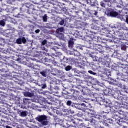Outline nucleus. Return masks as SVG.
Segmentation results:
<instances>
[{"label":"nucleus","mask_w":128,"mask_h":128,"mask_svg":"<svg viewBox=\"0 0 128 128\" xmlns=\"http://www.w3.org/2000/svg\"><path fill=\"white\" fill-rule=\"evenodd\" d=\"M118 38L119 40H126V34L123 32Z\"/></svg>","instance_id":"72a5a7b5"},{"label":"nucleus","mask_w":128,"mask_h":128,"mask_svg":"<svg viewBox=\"0 0 128 128\" xmlns=\"http://www.w3.org/2000/svg\"><path fill=\"white\" fill-rule=\"evenodd\" d=\"M74 62H76L74 58L72 57L68 58L67 60V64H74Z\"/></svg>","instance_id":"4be33fe9"},{"label":"nucleus","mask_w":128,"mask_h":128,"mask_svg":"<svg viewBox=\"0 0 128 128\" xmlns=\"http://www.w3.org/2000/svg\"><path fill=\"white\" fill-rule=\"evenodd\" d=\"M74 42L72 40H69L68 42V48H72L74 47Z\"/></svg>","instance_id":"c756f323"},{"label":"nucleus","mask_w":128,"mask_h":128,"mask_svg":"<svg viewBox=\"0 0 128 128\" xmlns=\"http://www.w3.org/2000/svg\"><path fill=\"white\" fill-rule=\"evenodd\" d=\"M96 116V112L93 110L91 112H88V114H85V118H88V116L94 118Z\"/></svg>","instance_id":"a211bd4d"},{"label":"nucleus","mask_w":128,"mask_h":128,"mask_svg":"<svg viewBox=\"0 0 128 128\" xmlns=\"http://www.w3.org/2000/svg\"><path fill=\"white\" fill-rule=\"evenodd\" d=\"M16 111V114H18L20 116L26 118L28 116V112L26 110L24 111L20 109H14Z\"/></svg>","instance_id":"1a4fd4ad"},{"label":"nucleus","mask_w":128,"mask_h":128,"mask_svg":"<svg viewBox=\"0 0 128 128\" xmlns=\"http://www.w3.org/2000/svg\"><path fill=\"white\" fill-rule=\"evenodd\" d=\"M128 65L126 64H122L120 66L118 67V68H127Z\"/></svg>","instance_id":"79ce46f5"},{"label":"nucleus","mask_w":128,"mask_h":128,"mask_svg":"<svg viewBox=\"0 0 128 128\" xmlns=\"http://www.w3.org/2000/svg\"><path fill=\"white\" fill-rule=\"evenodd\" d=\"M106 52H104L103 50H101V52H97V56L99 60H100L102 62H104V64H106L108 62V57L104 54Z\"/></svg>","instance_id":"423d86ee"},{"label":"nucleus","mask_w":128,"mask_h":128,"mask_svg":"<svg viewBox=\"0 0 128 128\" xmlns=\"http://www.w3.org/2000/svg\"><path fill=\"white\" fill-rule=\"evenodd\" d=\"M94 46L95 50H96L98 52H100L102 50V47L100 44H94Z\"/></svg>","instance_id":"5701e85b"},{"label":"nucleus","mask_w":128,"mask_h":128,"mask_svg":"<svg viewBox=\"0 0 128 128\" xmlns=\"http://www.w3.org/2000/svg\"><path fill=\"white\" fill-rule=\"evenodd\" d=\"M24 96L32 98V96H34V92L32 91V89H28V92H24Z\"/></svg>","instance_id":"f3484780"},{"label":"nucleus","mask_w":128,"mask_h":128,"mask_svg":"<svg viewBox=\"0 0 128 128\" xmlns=\"http://www.w3.org/2000/svg\"><path fill=\"white\" fill-rule=\"evenodd\" d=\"M107 14L108 16H111V18H119L122 20V16L120 14H118L117 12L114 10V9L112 8H108L107 9Z\"/></svg>","instance_id":"39448f33"},{"label":"nucleus","mask_w":128,"mask_h":128,"mask_svg":"<svg viewBox=\"0 0 128 128\" xmlns=\"http://www.w3.org/2000/svg\"><path fill=\"white\" fill-rule=\"evenodd\" d=\"M116 72V74L119 78H122L126 74H128V68H118V70Z\"/></svg>","instance_id":"0eeeda50"},{"label":"nucleus","mask_w":128,"mask_h":128,"mask_svg":"<svg viewBox=\"0 0 128 128\" xmlns=\"http://www.w3.org/2000/svg\"><path fill=\"white\" fill-rule=\"evenodd\" d=\"M78 68H84V64L82 62H79L78 64Z\"/></svg>","instance_id":"37998d69"},{"label":"nucleus","mask_w":128,"mask_h":128,"mask_svg":"<svg viewBox=\"0 0 128 128\" xmlns=\"http://www.w3.org/2000/svg\"><path fill=\"white\" fill-rule=\"evenodd\" d=\"M75 92H76V96H80V92H82L83 90H84V88L82 87V86H81V85L80 86H78L76 87L75 88Z\"/></svg>","instance_id":"ddd939ff"},{"label":"nucleus","mask_w":128,"mask_h":128,"mask_svg":"<svg viewBox=\"0 0 128 128\" xmlns=\"http://www.w3.org/2000/svg\"><path fill=\"white\" fill-rule=\"evenodd\" d=\"M3 118H4L10 120L11 122H12V120H14V118H16V114H14V112H12L9 113V114H8V116H3Z\"/></svg>","instance_id":"9d476101"},{"label":"nucleus","mask_w":128,"mask_h":128,"mask_svg":"<svg viewBox=\"0 0 128 128\" xmlns=\"http://www.w3.org/2000/svg\"><path fill=\"white\" fill-rule=\"evenodd\" d=\"M94 118H96L97 120H102V116L96 114Z\"/></svg>","instance_id":"a19ab883"},{"label":"nucleus","mask_w":128,"mask_h":128,"mask_svg":"<svg viewBox=\"0 0 128 128\" xmlns=\"http://www.w3.org/2000/svg\"><path fill=\"white\" fill-rule=\"evenodd\" d=\"M58 20H60V22L58 23V24H60V26H64V19H62V18L58 17Z\"/></svg>","instance_id":"2f4dec72"},{"label":"nucleus","mask_w":128,"mask_h":128,"mask_svg":"<svg viewBox=\"0 0 128 128\" xmlns=\"http://www.w3.org/2000/svg\"><path fill=\"white\" fill-rule=\"evenodd\" d=\"M52 64H54V66H60V63L58 62L54 61L52 62Z\"/></svg>","instance_id":"13d9d810"},{"label":"nucleus","mask_w":128,"mask_h":128,"mask_svg":"<svg viewBox=\"0 0 128 128\" xmlns=\"http://www.w3.org/2000/svg\"><path fill=\"white\" fill-rule=\"evenodd\" d=\"M68 94H70V96H76V98L78 96V95H76L75 89H70Z\"/></svg>","instance_id":"aec40b11"},{"label":"nucleus","mask_w":128,"mask_h":128,"mask_svg":"<svg viewBox=\"0 0 128 128\" xmlns=\"http://www.w3.org/2000/svg\"><path fill=\"white\" fill-rule=\"evenodd\" d=\"M120 112H118L114 110V112H112V118L113 120H115V122H116L120 126H122V124H124L126 122L124 121H122V120L120 119V116H118Z\"/></svg>","instance_id":"7ed1b4c3"},{"label":"nucleus","mask_w":128,"mask_h":128,"mask_svg":"<svg viewBox=\"0 0 128 128\" xmlns=\"http://www.w3.org/2000/svg\"><path fill=\"white\" fill-rule=\"evenodd\" d=\"M85 40L86 42H92V36H86L85 38Z\"/></svg>","instance_id":"c9c22d12"},{"label":"nucleus","mask_w":128,"mask_h":128,"mask_svg":"<svg viewBox=\"0 0 128 128\" xmlns=\"http://www.w3.org/2000/svg\"><path fill=\"white\" fill-rule=\"evenodd\" d=\"M16 44H26V38L24 37L16 39Z\"/></svg>","instance_id":"2eb2a0df"},{"label":"nucleus","mask_w":128,"mask_h":128,"mask_svg":"<svg viewBox=\"0 0 128 128\" xmlns=\"http://www.w3.org/2000/svg\"><path fill=\"white\" fill-rule=\"evenodd\" d=\"M94 90H93V96H96L98 94H100V89L96 86H93Z\"/></svg>","instance_id":"6ab92c4d"},{"label":"nucleus","mask_w":128,"mask_h":128,"mask_svg":"<svg viewBox=\"0 0 128 128\" xmlns=\"http://www.w3.org/2000/svg\"><path fill=\"white\" fill-rule=\"evenodd\" d=\"M68 58L66 57V56H64L63 58H62V62H66V64L68 63Z\"/></svg>","instance_id":"3c124183"},{"label":"nucleus","mask_w":128,"mask_h":128,"mask_svg":"<svg viewBox=\"0 0 128 128\" xmlns=\"http://www.w3.org/2000/svg\"><path fill=\"white\" fill-rule=\"evenodd\" d=\"M82 92L86 96H90L92 94V92L88 88H84Z\"/></svg>","instance_id":"412c9836"},{"label":"nucleus","mask_w":128,"mask_h":128,"mask_svg":"<svg viewBox=\"0 0 128 128\" xmlns=\"http://www.w3.org/2000/svg\"><path fill=\"white\" fill-rule=\"evenodd\" d=\"M66 104L68 106H72V104H74V103L70 100H68Z\"/></svg>","instance_id":"a18cd8bd"},{"label":"nucleus","mask_w":128,"mask_h":128,"mask_svg":"<svg viewBox=\"0 0 128 128\" xmlns=\"http://www.w3.org/2000/svg\"><path fill=\"white\" fill-rule=\"evenodd\" d=\"M76 83H77L78 86H80V84H82V81L80 78H76Z\"/></svg>","instance_id":"de8ad7c7"},{"label":"nucleus","mask_w":128,"mask_h":128,"mask_svg":"<svg viewBox=\"0 0 128 128\" xmlns=\"http://www.w3.org/2000/svg\"><path fill=\"white\" fill-rule=\"evenodd\" d=\"M124 32H122V30H118L115 31V36H118V38H119L121 34H122Z\"/></svg>","instance_id":"bb28decb"},{"label":"nucleus","mask_w":128,"mask_h":128,"mask_svg":"<svg viewBox=\"0 0 128 128\" xmlns=\"http://www.w3.org/2000/svg\"><path fill=\"white\" fill-rule=\"evenodd\" d=\"M118 92H120L118 84L112 83L105 90L104 94H112L113 96L114 97L116 96L117 95L118 96Z\"/></svg>","instance_id":"f257e3e1"},{"label":"nucleus","mask_w":128,"mask_h":128,"mask_svg":"<svg viewBox=\"0 0 128 128\" xmlns=\"http://www.w3.org/2000/svg\"><path fill=\"white\" fill-rule=\"evenodd\" d=\"M48 69H45L42 71L40 72V74H41L42 76L46 78V75L48 74Z\"/></svg>","instance_id":"a878e982"},{"label":"nucleus","mask_w":128,"mask_h":128,"mask_svg":"<svg viewBox=\"0 0 128 128\" xmlns=\"http://www.w3.org/2000/svg\"><path fill=\"white\" fill-rule=\"evenodd\" d=\"M48 42V41L46 40H44L42 41V46H45V44H46V43Z\"/></svg>","instance_id":"6e6d98bb"},{"label":"nucleus","mask_w":128,"mask_h":128,"mask_svg":"<svg viewBox=\"0 0 128 128\" xmlns=\"http://www.w3.org/2000/svg\"><path fill=\"white\" fill-rule=\"evenodd\" d=\"M72 106L73 108H78V110L79 106H80V104L73 103V104L72 105Z\"/></svg>","instance_id":"ea45409f"},{"label":"nucleus","mask_w":128,"mask_h":128,"mask_svg":"<svg viewBox=\"0 0 128 128\" xmlns=\"http://www.w3.org/2000/svg\"><path fill=\"white\" fill-rule=\"evenodd\" d=\"M123 98L124 100V102H126L128 100V97L126 95H123Z\"/></svg>","instance_id":"338daca9"},{"label":"nucleus","mask_w":128,"mask_h":128,"mask_svg":"<svg viewBox=\"0 0 128 128\" xmlns=\"http://www.w3.org/2000/svg\"><path fill=\"white\" fill-rule=\"evenodd\" d=\"M42 20L44 22H48V16L46 14H44V16H42Z\"/></svg>","instance_id":"4c0bfd02"},{"label":"nucleus","mask_w":128,"mask_h":128,"mask_svg":"<svg viewBox=\"0 0 128 128\" xmlns=\"http://www.w3.org/2000/svg\"><path fill=\"white\" fill-rule=\"evenodd\" d=\"M109 2L110 4H116V0H110Z\"/></svg>","instance_id":"69168bd1"},{"label":"nucleus","mask_w":128,"mask_h":128,"mask_svg":"<svg viewBox=\"0 0 128 128\" xmlns=\"http://www.w3.org/2000/svg\"><path fill=\"white\" fill-rule=\"evenodd\" d=\"M109 28H110L114 29V28H116V26H114V24H109Z\"/></svg>","instance_id":"052dcab7"},{"label":"nucleus","mask_w":128,"mask_h":128,"mask_svg":"<svg viewBox=\"0 0 128 128\" xmlns=\"http://www.w3.org/2000/svg\"><path fill=\"white\" fill-rule=\"evenodd\" d=\"M94 98H96V102H98L100 106H104V100L102 98V97L100 96H94Z\"/></svg>","instance_id":"4468645a"},{"label":"nucleus","mask_w":128,"mask_h":128,"mask_svg":"<svg viewBox=\"0 0 128 128\" xmlns=\"http://www.w3.org/2000/svg\"><path fill=\"white\" fill-rule=\"evenodd\" d=\"M4 24H6L4 21L2 20L0 21V26H4Z\"/></svg>","instance_id":"680f3d73"},{"label":"nucleus","mask_w":128,"mask_h":128,"mask_svg":"<svg viewBox=\"0 0 128 128\" xmlns=\"http://www.w3.org/2000/svg\"><path fill=\"white\" fill-rule=\"evenodd\" d=\"M90 0H82V2L86 4H88L90 2H88Z\"/></svg>","instance_id":"bf43d9fd"},{"label":"nucleus","mask_w":128,"mask_h":128,"mask_svg":"<svg viewBox=\"0 0 128 128\" xmlns=\"http://www.w3.org/2000/svg\"><path fill=\"white\" fill-rule=\"evenodd\" d=\"M2 10H8V6L6 5H3L2 7Z\"/></svg>","instance_id":"864d4df0"},{"label":"nucleus","mask_w":128,"mask_h":128,"mask_svg":"<svg viewBox=\"0 0 128 128\" xmlns=\"http://www.w3.org/2000/svg\"><path fill=\"white\" fill-rule=\"evenodd\" d=\"M59 66H60V68H66V64H61L60 66V65Z\"/></svg>","instance_id":"e2e57ef3"},{"label":"nucleus","mask_w":128,"mask_h":128,"mask_svg":"<svg viewBox=\"0 0 128 128\" xmlns=\"http://www.w3.org/2000/svg\"><path fill=\"white\" fill-rule=\"evenodd\" d=\"M80 128H86V124L82 123L80 124Z\"/></svg>","instance_id":"4d7b16f0"},{"label":"nucleus","mask_w":128,"mask_h":128,"mask_svg":"<svg viewBox=\"0 0 128 128\" xmlns=\"http://www.w3.org/2000/svg\"><path fill=\"white\" fill-rule=\"evenodd\" d=\"M46 28H52V24H50V23H46Z\"/></svg>","instance_id":"8fccbe9b"},{"label":"nucleus","mask_w":128,"mask_h":128,"mask_svg":"<svg viewBox=\"0 0 128 128\" xmlns=\"http://www.w3.org/2000/svg\"><path fill=\"white\" fill-rule=\"evenodd\" d=\"M76 119L72 118L70 120H68L66 123L67 126H76Z\"/></svg>","instance_id":"9b49d317"},{"label":"nucleus","mask_w":128,"mask_h":128,"mask_svg":"<svg viewBox=\"0 0 128 128\" xmlns=\"http://www.w3.org/2000/svg\"><path fill=\"white\" fill-rule=\"evenodd\" d=\"M54 120L58 122H60V120H62L60 119V118H58V116H56L54 118Z\"/></svg>","instance_id":"5fc2aeb1"},{"label":"nucleus","mask_w":128,"mask_h":128,"mask_svg":"<svg viewBox=\"0 0 128 128\" xmlns=\"http://www.w3.org/2000/svg\"><path fill=\"white\" fill-rule=\"evenodd\" d=\"M57 30H58V32H64V27L58 28L57 29Z\"/></svg>","instance_id":"603ef678"},{"label":"nucleus","mask_w":128,"mask_h":128,"mask_svg":"<svg viewBox=\"0 0 128 128\" xmlns=\"http://www.w3.org/2000/svg\"><path fill=\"white\" fill-rule=\"evenodd\" d=\"M78 86V84L76 83V82H73V84L72 88H76Z\"/></svg>","instance_id":"0e129e2a"},{"label":"nucleus","mask_w":128,"mask_h":128,"mask_svg":"<svg viewBox=\"0 0 128 128\" xmlns=\"http://www.w3.org/2000/svg\"><path fill=\"white\" fill-rule=\"evenodd\" d=\"M126 22L128 24V15L126 16Z\"/></svg>","instance_id":"774afa93"},{"label":"nucleus","mask_w":128,"mask_h":128,"mask_svg":"<svg viewBox=\"0 0 128 128\" xmlns=\"http://www.w3.org/2000/svg\"><path fill=\"white\" fill-rule=\"evenodd\" d=\"M92 108V104H90L88 106H86L84 103H80L79 104V108L78 110H84L85 108Z\"/></svg>","instance_id":"dca6fc26"},{"label":"nucleus","mask_w":128,"mask_h":128,"mask_svg":"<svg viewBox=\"0 0 128 128\" xmlns=\"http://www.w3.org/2000/svg\"><path fill=\"white\" fill-rule=\"evenodd\" d=\"M122 58L124 60H128V52H125L122 53Z\"/></svg>","instance_id":"393cba45"},{"label":"nucleus","mask_w":128,"mask_h":128,"mask_svg":"<svg viewBox=\"0 0 128 128\" xmlns=\"http://www.w3.org/2000/svg\"><path fill=\"white\" fill-rule=\"evenodd\" d=\"M8 70V65L6 64H2L0 65V72H6Z\"/></svg>","instance_id":"f8f14e48"},{"label":"nucleus","mask_w":128,"mask_h":128,"mask_svg":"<svg viewBox=\"0 0 128 128\" xmlns=\"http://www.w3.org/2000/svg\"><path fill=\"white\" fill-rule=\"evenodd\" d=\"M120 14H128V8H124L120 12Z\"/></svg>","instance_id":"c85d7f7f"},{"label":"nucleus","mask_w":128,"mask_h":128,"mask_svg":"<svg viewBox=\"0 0 128 128\" xmlns=\"http://www.w3.org/2000/svg\"><path fill=\"white\" fill-rule=\"evenodd\" d=\"M36 120L38 122H40L42 126H48V116H46L44 114L38 115Z\"/></svg>","instance_id":"f03ea898"},{"label":"nucleus","mask_w":128,"mask_h":128,"mask_svg":"<svg viewBox=\"0 0 128 128\" xmlns=\"http://www.w3.org/2000/svg\"><path fill=\"white\" fill-rule=\"evenodd\" d=\"M58 70L53 69L51 72V74H52V76H56V74H58Z\"/></svg>","instance_id":"f704fd0d"},{"label":"nucleus","mask_w":128,"mask_h":128,"mask_svg":"<svg viewBox=\"0 0 128 128\" xmlns=\"http://www.w3.org/2000/svg\"><path fill=\"white\" fill-rule=\"evenodd\" d=\"M100 6L102 8H106V4L104 3L103 1H101L100 2Z\"/></svg>","instance_id":"49530a36"},{"label":"nucleus","mask_w":128,"mask_h":128,"mask_svg":"<svg viewBox=\"0 0 128 128\" xmlns=\"http://www.w3.org/2000/svg\"><path fill=\"white\" fill-rule=\"evenodd\" d=\"M103 33L106 34L107 38H110L107 39V42H114V40L116 38V37H114V36H116V31L114 30H112V31L103 30Z\"/></svg>","instance_id":"20e7f679"},{"label":"nucleus","mask_w":128,"mask_h":128,"mask_svg":"<svg viewBox=\"0 0 128 128\" xmlns=\"http://www.w3.org/2000/svg\"><path fill=\"white\" fill-rule=\"evenodd\" d=\"M121 50H126V46L124 44H122Z\"/></svg>","instance_id":"c03bdc74"},{"label":"nucleus","mask_w":128,"mask_h":128,"mask_svg":"<svg viewBox=\"0 0 128 128\" xmlns=\"http://www.w3.org/2000/svg\"><path fill=\"white\" fill-rule=\"evenodd\" d=\"M30 100L24 98L23 99V104H26V106H28V104H30Z\"/></svg>","instance_id":"473e14b6"},{"label":"nucleus","mask_w":128,"mask_h":128,"mask_svg":"<svg viewBox=\"0 0 128 128\" xmlns=\"http://www.w3.org/2000/svg\"><path fill=\"white\" fill-rule=\"evenodd\" d=\"M12 58L14 60H17V62H20V60H22V58H20L18 56H17L16 54H14L12 56Z\"/></svg>","instance_id":"cd10ccee"},{"label":"nucleus","mask_w":128,"mask_h":128,"mask_svg":"<svg viewBox=\"0 0 128 128\" xmlns=\"http://www.w3.org/2000/svg\"><path fill=\"white\" fill-rule=\"evenodd\" d=\"M18 106L19 108H23V110L24 108H26V104H24V103L23 104H18Z\"/></svg>","instance_id":"e433bc0d"},{"label":"nucleus","mask_w":128,"mask_h":128,"mask_svg":"<svg viewBox=\"0 0 128 128\" xmlns=\"http://www.w3.org/2000/svg\"><path fill=\"white\" fill-rule=\"evenodd\" d=\"M94 116H88L85 117V120H88L90 122V124L92 126H96V124H98V122L94 120Z\"/></svg>","instance_id":"6e6552de"},{"label":"nucleus","mask_w":128,"mask_h":128,"mask_svg":"<svg viewBox=\"0 0 128 128\" xmlns=\"http://www.w3.org/2000/svg\"><path fill=\"white\" fill-rule=\"evenodd\" d=\"M114 98H116L118 100H120V102H124V96H119L118 94H117L116 96H114Z\"/></svg>","instance_id":"b1692460"},{"label":"nucleus","mask_w":128,"mask_h":128,"mask_svg":"<svg viewBox=\"0 0 128 128\" xmlns=\"http://www.w3.org/2000/svg\"><path fill=\"white\" fill-rule=\"evenodd\" d=\"M72 68V66H67L66 67H65L64 70H66V72H68V70H70Z\"/></svg>","instance_id":"58836bf2"},{"label":"nucleus","mask_w":128,"mask_h":128,"mask_svg":"<svg viewBox=\"0 0 128 128\" xmlns=\"http://www.w3.org/2000/svg\"><path fill=\"white\" fill-rule=\"evenodd\" d=\"M120 102L114 101V106L112 108H120Z\"/></svg>","instance_id":"7c9ffc66"},{"label":"nucleus","mask_w":128,"mask_h":128,"mask_svg":"<svg viewBox=\"0 0 128 128\" xmlns=\"http://www.w3.org/2000/svg\"><path fill=\"white\" fill-rule=\"evenodd\" d=\"M88 74H93V76H97L98 74L96 72H92V70H88Z\"/></svg>","instance_id":"09e8293b"}]
</instances>
